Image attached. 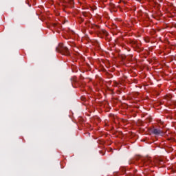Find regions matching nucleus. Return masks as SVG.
Here are the masks:
<instances>
[{"mask_svg":"<svg viewBox=\"0 0 176 176\" xmlns=\"http://www.w3.org/2000/svg\"><path fill=\"white\" fill-rule=\"evenodd\" d=\"M144 163H146V164H153V162L152 161V159L149 157H147L144 159Z\"/></svg>","mask_w":176,"mask_h":176,"instance_id":"nucleus-3","label":"nucleus"},{"mask_svg":"<svg viewBox=\"0 0 176 176\" xmlns=\"http://www.w3.org/2000/svg\"><path fill=\"white\" fill-rule=\"evenodd\" d=\"M168 6H169V8H173V3H169Z\"/></svg>","mask_w":176,"mask_h":176,"instance_id":"nucleus-7","label":"nucleus"},{"mask_svg":"<svg viewBox=\"0 0 176 176\" xmlns=\"http://www.w3.org/2000/svg\"><path fill=\"white\" fill-rule=\"evenodd\" d=\"M71 82H72V86H74V83H76V82H77L76 77H72L71 78Z\"/></svg>","mask_w":176,"mask_h":176,"instance_id":"nucleus-5","label":"nucleus"},{"mask_svg":"<svg viewBox=\"0 0 176 176\" xmlns=\"http://www.w3.org/2000/svg\"><path fill=\"white\" fill-rule=\"evenodd\" d=\"M67 2L72 7L74 6V0H67Z\"/></svg>","mask_w":176,"mask_h":176,"instance_id":"nucleus-6","label":"nucleus"},{"mask_svg":"<svg viewBox=\"0 0 176 176\" xmlns=\"http://www.w3.org/2000/svg\"><path fill=\"white\" fill-rule=\"evenodd\" d=\"M56 52L63 54V56H69V50L68 47L64 46V44L60 43L56 48Z\"/></svg>","mask_w":176,"mask_h":176,"instance_id":"nucleus-1","label":"nucleus"},{"mask_svg":"<svg viewBox=\"0 0 176 176\" xmlns=\"http://www.w3.org/2000/svg\"><path fill=\"white\" fill-rule=\"evenodd\" d=\"M153 134L155 135H160V134H163V131L159 129H154L152 130Z\"/></svg>","mask_w":176,"mask_h":176,"instance_id":"nucleus-2","label":"nucleus"},{"mask_svg":"<svg viewBox=\"0 0 176 176\" xmlns=\"http://www.w3.org/2000/svg\"><path fill=\"white\" fill-rule=\"evenodd\" d=\"M99 34H100V35H105V36H108V32L106 31L105 30H100Z\"/></svg>","mask_w":176,"mask_h":176,"instance_id":"nucleus-4","label":"nucleus"},{"mask_svg":"<svg viewBox=\"0 0 176 176\" xmlns=\"http://www.w3.org/2000/svg\"><path fill=\"white\" fill-rule=\"evenodd\" d=\"M152 118H147V122H151V120Z\"/></svg>","mask_w":176,"mask_h":176,"instance_id":"nucleus-8","label":"nucleus"}]
</instances>
